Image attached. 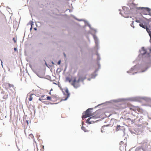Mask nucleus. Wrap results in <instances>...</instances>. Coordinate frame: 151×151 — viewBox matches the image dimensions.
I'll list each match as a JSON object with an SVG mask.
<instances>
[{
  "label": "nucleus",
  "mask_w": 151,
  "mask_h": 151,
  "mask_svg": "<svg viewBox=\"0 0 151 151\" xmlns=\"http://www.w3.org/2000/svg\"><path fill=\"white\" fill-rule=\"evenodd\" d=\"M66 80L67 81L70 83L75 88H77L80 86V79L77 80L76 77H73L71 78L69 77H66Z\"/></svg>",
  "instance_id": "obj_1"
},
{
  "label": "nucleus",
  "mask_w": 151,
  "mask_h": 151,
  "mask_svg": "<svg viewBox=\"0 0 151 151\" xmlns=\"http://www.w3.org/2000/svg\"><path fill=\"white\" fill-rule=\"evenodd\" d=\"M92 115V113L90 110V109H87L85 112V114L83 115L82 116L83 119L87 117L90 116Z\"/></svg>",
  "instance_id": "obj_2"
},
{
  "label": "nucleus",
  "mask_w": 151,
  "mask_h": 151,
  "mask_svg": "<svg viewBox=\"0 0 151 151\" xmlns=\"http://www.w3.org/2000/svg\"><path fill=\"white\" fill-rule=\"evenodd\" d=\"M141 12L145 14H147L148 13V14L151 16V9L148 8L142 7Z\"/></svg>",
  "instance_id": "obj_3"
},
{
  "label": "nucleus",
  "mask_w": 151,
  "mask_h": 151,
  "mask_svg": "<svg viewBox=\"0 0 151 151\" xmlns=\"http://www.w3.org/2000/svg\"><path fill=\"white\" fill-rule=\"evenodd\" d=\"M99 118V116H93L88 118L86 121V122L89 124L93 123L95 122L94 119Z\"/></svg>",
  "instance_id": "obj_4"
},
{
  "label": "nucleus",
  "mask_w": 151,
  "mask_h": 151,
  "mask_svg": "<svg viewBox=\"0 0 151 151\" xmlns=\"http://www.w3.org/2000/svg\"><path fill=\"white\" fill-rule=\"evenodd\" d=\"M129 108L132 111H133L135 112H136L137 111L138 112H140L141 111L140 109L138 106H131L129 107Z\"/></svg>",
  "instance_id": "obj_5"
},
{
  "label": "nucleus",
  "mask_w": 151,
  "mask_h": 151,
  "mask_svg": "<svg viewBox=\"0 0 151 151\" xmlns=\"http://www.w3.org/2000/svg\"><path fill=\"white\" fill-rule=\"evenodd\" d=\"M5 88L6 89L9 88L12 90V88L14 89V87L13 85L9 83H6L4 84Z\"/></svg>",
  "instance_id": "obj_6"
},
{
  "label": "nucleus",
  "mask_w": 151,
  "mask_h": 151,
  "mask_svg": "<svg viewBox=\"0 0 151 151\" xmlns=\"http://www.w3.org/2000/svg\"><path fill=\"white\" fill-rule=\"evenodd\" d=\"M65 92V94L67 95V97L66 99L69 97L70 96V93L69 92L67 88H65L64 89Z\"/></svg>",
  "instance_id": "obj_7"
},
{
  "label": "nucleus",
  "mask_w": 151,
  "mask_h": 151,
  "mask_svg": "<svg viewBox=\"0 0 151 151\" xmlns=\"http://www.w3.org/2000/svg\"><path fill=\"white\" fill-rule=\"evenodd\" d=\"M34 94L33 93L29 94H28L27 96L28 97V100L29 101H31L33 99V96H34Z\"/></svg>",
  "instance_id": "obj_8"
},
{
  "label": "nucleus",
  "mask_w": 151,
  "mask_h": 151,
  "mask_svg": "<svg viewBox=\"0 0 151 151\" xmlns=\"http://www.w3.org/2000/svg\"><path fill=\"white\" fill-rule=\"evenodd\" d=\"M46 96L45 95H42L40 97L39 100L40 101L42 102L43 101L46 100Z\"/></svg>",
  "instance_id": "obj_9"
},
{
  "label": "nucleus",
  "mask_w": 151,
  "mask_h": 151,
  "mask_svg": "<svg viewBox=\"0 0 151 151\" xmlns=\"http://www.w3.org/2000/svg\"><path fill=\"white\" fill-rule=\"evenodd\" d=\"M139 26L142 27L143 28L146 29V30L147 31V28H148V27H147L145 26V24H144L143 23H140L139 24Z\"/></svg>",
  "instance_id": "obj_10"
},
{
  "label": "nucleus",
  "mask_w": 151,
  "mask_h": 151,
  "mask_svg": "<svg viewBox=\"0 0 151 151\" xmlns=\"http://www.w3.org/2000/svg\"><path fill=\"white\" fill-rule=\"evenodd\" d=\"M142 51L143 52L142 53V54L143 55H145L146 54V51L145 50L144 48V47H142Z\"/></svg>",
  "instance_id": "obj_11"
},
{
  "label": "nucleus",
  "mask_w": 151,
  "mask_h": 151,
  "mask_svg": "<svg viewBox=\"0 0 151 151\" xmlns=\"http://www.w3.org/2000/svg\"><path fill=\"white\" fill-rule=\"evenodd\" d=\"M40 91H37L36 92L35 95L37 97L40 96Z\"/></svg>",
  "instance_id": "obj_12"
},
{
  "label": "nucleus",
  "mask_w": 151,
  "mask_h": 151,
  "mask_svg": "<svg viewBox=\"0 0 151 151\" xmlns=\"http://www.w3.org/2000/svg\"><path fill=\"white\" fill-rule=\"evenodd\" d=\"M46 100L51 101H52V98L50 96H46Z\"/></svg>",
  "instance_id": "obj_13"
},
{
  "label": "nucleus",
  "mask_w": 151,
  "mask_h": 151,
  "mask_svg": "<svg viewBox=\"0 0 151 151\" xmlns=\"http://www.w3.org/2000/svg\"><path fill=\"white\" fill-rule=\"evenodd\" d=\"M29 139H34V136H33V135L32 134H29Z\"/></svg>",
  "instance_id": "obj_14"
},
{
  "label": "nucleus",
  "mask_w": 151,
  "mask_h": 151,
  "mask_svg": "<svg viewBox=\"0 0 151 151\" xmlns=\"http://www.w3.org/2000/svg\"><path fill=\"white\" fill-rule=\"evenodd\" d=\"M120 126L118 125L116 126V131H118L120 129Z\"/></svg>",
  "instance_id": "obj_15"
},
{
  "label": "nucleus",
  "mask_w": 151,
  "mask_h": 151,
  "mask_svg": "<svg viewBox=\"0 0 151 151\" xmlns=\"http://www.w3.org/2000/svg\"><path fill=\"white\" fill-rule=\"evenodd\" d=\"M81 129L82 130H83V131H84L85 132H87V130L86 129L85 127L82 126L81 127Z\"/></svg>",
  "instance_id": "obj_16"
},
{
  "label": "nucleus",
  "mask_w": 151,
  "mask_h": 151,
  "mask_svg": "<svg viewBox=\"0 0 151 151\" xmlns=\"http://www.w3.org/2000/svg\"><path fill=\"white\" fill-rule=\"evenodd\" d=\"M133 23H134V21H133L132 22V23L131 24V27H133V28H134V25Z\"/></svg>",
  "instance_id": "obj_17"
},
{
  "label": "nucleus",
  "mask_w": 151,
  "mask_h": 151,
  "mask_svg": "<svg viewBox=\"0 0 151 151\" xmlns=\"http://www.w3.org/2000/svg\"><path fill=\"white\" fill-rule=\"evenodd\" d=\"M2 61L1 60H0V66L1 65L2 66Z\"/></svg>",
  "instance_id": "obj_18"
},
{
  "label": "nucleus",
  "mask_w": 151,
  "mask_h": 151,
  "mask_svg": "<svg viewBox=\"0 0 151 151\" xmlns=\"http://www.w3.org/2000/svg\"><path fill=\"white\" fill-rule=\"evenodd\" d=\"M124 144V142H122V141H121L120 142V145H122L123 144Z\"/></svg>",
  "instance_id": "obj_19"
},
{
  "label": "nucleus",
  "mask_w": 151,
  "mask_h": 151,
  "mask_svg": "<svg viewBox=\"0 0 151 151\" xmlns=\"http://www.w3.org/2000/svg\"><path fill=\"white\" fill-rule=\"evenodd\" d=\"M14 50L15 51H17V47H15L14 48Z\"/></svg>",
  "instance_id": "obj_20"
},
{
  "label": "nucleus",
  "mask_w": 151,
  "mask_h": 151,
  "mask_svg": "<svg viewBox=\"0 0 151 151\" xmlns=\"http://www.w3.org/2000/svg\"><path fill=\"white\" fill-rule=\"evenodd\" d=\"M13 40L14 41V43H16V40L15 38H14L13 39Z\"/></svg>",
  "instance_id": "obj_21"
},
{
  "label": "nucleus",
  "mask_w": 151,
  "mask_h": 151,
  "mask_svg": "<svg viewBox=\"0 0 151 151\" xmlns=\"http://www.w3.org/2000/svg\"><path fill=\"white\" fill-rule=\"evenodd\" d=\"M60 63H61V61H60V60L58 62V65H60Z\"/></svg>",
  "instance_id": "obj_22"
},
{
  "label": "nucleus",
  "mask_w": 151,
  "mask_h": 151,
  "mask_svg": "<svg viewBox=\"0 0 151 151\" xmlns=\"http://www.w3.org/2000/svg\"><path fill=\"white\" fill-rule=\"evenodd\" d=\"M147 56H148V57H149L150 56V54L149 53H148V54H147Z\"/></svg>",
  "instance_id": "obj_23"
},
{
  "label": "nucleus",
  "mask_w": 151,
  "mask_h": 151,
  "mask_svg": "<svg viewBox=\"0 0 151 151\" xmlns=\"http://www.w3.org/2000/svg\"><path fill=\"white\" fill-rule=\"evenodd\" d=\"M32 29V24H31V27L30 29L31 30Z\"/></svg>",
  "instance_id": "obj_24"
},
{
  "label": "nucleus",
  "mask_w": 151,
  "mask_h": 151,
  "mask_svg": "<svg viewBox=\"0 0 151 151\" xmlns=\"http://www.w3.org/2000/svg\"><path fill=\"white\" fill-rule=\"evenodd\" d=\"M49 94H51V92H49Z\"/></svg>",
  "instance_id": "obj_25"
},
{
  "label": "nucleus",
  "mask_w": 151,
  "mask_h": 151,
  "mask_svg": "<svg viewBox=\"0 0 151 151\" xmlns=\"http://www.w3.org/2000/svg\"><path fill=\"white\" fill-rule=\"evenodd\" d=\"M52 89H51V90H50V91H52Z\"/></svg>",
  "instance_id": "obj_26"
}]
</instances>
